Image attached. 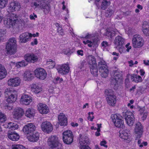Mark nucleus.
Segmentation results:
<instances>
[{
  "label": "nucleus",
  "mask_w": 149,
  "mask_h": 149,
  "mask_svg": "<svg viewBox=\"0 0 149 149\" xmlns=\"http://www.w3.org/2000/svg\"><path fill=\"white\" fill-rule=\"evenodd\" d=\"M113 76L111 78V82L115 86L117 87L123 82L122 72L118 70H113Z\"/></svg>",
  "instance_id": "1"
},
{
  "label": "nucleus",
  "mask_w": 149,
  "mask_h": 149,
  "mask_svg": "<svg viewBox=\"0 0 149 149\" xmlns=\"http://www.w3.org/2000/svg\"><path fill=\"white\" fill-rule=\"evenodd\" d=\"M4 93L7 102L11 103L16 101L17 95L15 90L12 88H6L5 89Z\"/></svg>",
  "instance_id": "2"
},
{
  "label": "nucleus",
  "mask_w": 149,
  "mask_h": 149,
  "mask_svg": "<svg viewBox=\"0 0 149 149\" xmlns=\"http://www.w3.org/2000/svg\"><path fill=\"white\" fill-rule=\"evenodd\" d=\"M16 40L15 38L10 39L6 43V48L7 54L10 55L14 54L17 51Z\"/></svg>",
  "instance_id": "3"
},
{
  "label": "nucleus",
  "mask_w": 149,
  "mask_h": 149,
  "mask_svg": "<svg viewBox=\"0 0 149 149\" xmlns=\"http://www.w3.org/2000/svg\"><path fill=\"white\" fill-rule=\"evenodd\" d=\"M88 63L91 74L94 76H97L98 70L95 57L92 55L89 56Z\"/></svg>",
  "instance_id": "4"
},
{
  "label": "nucleus",
  "mask_w": 149,
  "mask_h": 149,
  "mask_svg": "<svg viewBox=\"0 0 149 149\" xmlns=\"http://www.w3.org/2000/svg\"><path fill=\"white\" fill-rule=\"evenodd\" d=\"M111 117L116 127L122 128L124 127L123 118L120 115L118 114H112Z\"/></svg>",
  "instance_id": "5"
},
{
  "label": "nucleus",
  "mask_w": 149,
  "mask_h": 149,
  "mask_svg": "<svg viewBox=\"0 0 149 149\" xmlns=\"http://www.w3.org/2000/svg\"><path fill=\"white\" fill-rule=\"evenodd\" d=\"M63 139L65 143L70 144L72 143L73 141V136L70 130L65 131L63 132Z\"/></svg>",
  "instance_id": "6"
},
{
  "label": "nucleus",
  "mask_w": 149,
  "mask_h": 149,
  "mask_svg": "<svg viewBox=\"0 0 149 149\" xmlns=\"http://www.w3.org/2000/svg\"><path fill=\"white\" fill-rule=\"evenodd\" d=\"M132 43L134 48H140L142 47L144 44V40L141 36L134 35L132 39Z\"/></svg>",
  "instance_id": "7"
},
{
  "label": "nucleus",
  "mask_w": 149,
  "mask_h": 149,
  "mask_svg": "<svg viewBox=\"0 0 149 149\" xmlns=\"http://www.w3.org/2000/svg\"><path fill=\"white\" fill-rule=\"evenodd\" d=\"M19 18L16 14L12 13L10 15V18L7 19L4 21V24L7 27L10 28L11 26L14 25L16 22L19 21V18Z\"/></svg>",
  "instance_id": "8"
},
{
  "label": "nucleus",
  "mask_w": 149,
  "mask_h": 149,
  "mask_svg": "<svg viewBox=\"0 0 149 149\" xmlns=\"http://www.w3.org/2000/svg\"><path fill=\"white\" fill-rule=\"evenodd\" d=\"M24 58L27 62L34 63L38 60L37 55L33 53H26L24 56Z\"/></svg>",
  "instance_id": "9"
},
{
  "label": "nucleus",
  "mask_w": 149,
  "mask_h": 149,
  "mask_svg": "<svg viewBox=\"0 0 149 149\" xmlns=\"http://www.w3.org/2000/svg\"><path fill=\"white\" fill-rule=\"evenodd\" d=\"M47 144L50 147H59L61 144L58 141V137L56 136H51L47 140Z\"/></svg>",
  "instance_id": "10"
},
{
  "label": "nucleus",
  "mask_w": 149,
  "mask_h": 149,
  "mask_svg": "<svg viewBox=\"0 0 149 149\" xmlns=\"http://www.w3.org/2000/svg\"><path fill=\"white\" fill-rule=\"evenodd\" d=\"M35 76L38 78L44 80L46 78L47 74L45 70L42 68L36 69L34 71Z\"/></svg>",
  "instance_id": "11"
},
{
  "label": "nucleus",
  "mask_w": 149,
  "mask_h": 149,
  "mask_svg": "<svg viewBox=\"0 0 149 149\" xmlns=\"http://www.w3.org/2000/svg\"><path fill=\"white\" fill-rule=\"evenodd\" d=\"M32 37V34L26 32L22 33L19 36V42L20 43H24L30 40Z\"/></svg>",
  "instance_id": "12"
},
{
  "label": "nucleus",
  "mask_w": 149,
  "mask_h": 149,
  "mask_svg": "<svg viewBox=\"0 0 149 149\" xmlns=\"http://www.w3.org/2000/svg\"><path fill=\"white\" fill-rule=\"evenodd\" d=\"M41 128L44 132L49 133L53 130V127L50 122L46 121L42 123L41 125Z\"/></svg>",
  "instance_id": "13"
},
{
  "label": "nucleus",
  "mask_w": 149,
  "mask_h": 149,
  "mask_svg": "<svg viewBox=\"0 0 149 149\" xmlns=\"http://www.w3.org/2000/svg\"><path fill=\"white\" fill-rule=\"evenodd\" d=\"M125 119L127 123L130 126L133 125L134 121V115L132 112L127 111L125 113Z\"/></svg>",
  "instance_id": "14"
},
{
  "label": "nucleus",
  "mask_w": 149,
  "mask_h": 149,
  "mask_svg": "<svg viewBox=\"0 0 149 149\" xmlns=\"http://www.w3.org/2000/svg\"><path fill=\"white\" fill-rule=\"evenodd\" d=\"M36 130V127L32 123H28L23 128V131L25 134H30Z\"/></svg>",
  "instance_id": "15"
},
{
  "label": "nucleus",
  "mask_w": 149,
  "mask_h": 149,
  "mask_svg": "<svg viewBox=\"0 0 149 149\" xmlns=\"http://www.w3.org/2000/svg\"><path fill=\"white\" fill-rule=\"evenodd\" d=\"M101 0L95 1L96 5L98 8H100L102 10H105L110 5V2L107 1L106 0H103L102 1H100Z\"/></svg>",
  "instance_id": "16"
},
{
  "label": "nucleus",
  "mask_w": 149,
  "mask_h": 149,
  "mask_svg": "<svg viewBox=\"0 0 149 149\" xmlns=\"http://www.w3.org/2000/svg\"><path fill=\"white\" fill-rule=\"evenodd\" d=\"M134 131L135 135L137 138H140L141 137L143 132V128L141 123L138 122L136 124Z\"/></svg>",
  "instance_id": "17"
},
{
  "label": "nucleus",
  "mask_w": 149,
  "mask_h": 149,
  "mask_svg": "<svg viewBox=\"0 0 149 149\" xmlns=\"http://www.w3.org/2000/svg\"><path fill=\"white\" fill-rule=\"evenodd\" d=\"M70 68L68 64H63L62 65L60 68L57 69L59 73L62 74H67L70 71Z\"/></svg>",
  "instance_id": "18"
},
{
  "label": "nucleus",
  "mask_w": 149,
  "mask_h": 149,
  "mask_svg": "<svg viewBox=\"0 0 149 149\" xmlns=\"http://www.w3.org/2000/svg\"><path fill=\"white\" fill-rule=\"evenodd\" d=\"M24 113L23 109L21 108L17 107L14 109L13 114V117L16 119L20 118Z\"/></svg>",
  "instance_id": "19"
},
{
  "label": "nucleus",
  "mask_w": 149,
  "mask_h": 149,
  "mask_svg": "<svg viewBox=\"0 0 149 149\" xmlns=\"http://www.w3.org/2000/svg\"><path fill=\"white\" fill-rule=\"evenodd\" d=\"M59 121L58 123H56V126H58L60 124L61 126L66 125L67 124V119L65 115L63 113H60L58 116Z\"/></svg>",
  "instance_id": "20"
},
{
  "label": "nucleus",
  "mask_w": 149,
  "mask_h": 149,
  "mask_svg": "<svg viewBox=\"0 0 149 149\" xmlns=\"http://www.w3.org/2000/svg\"><path fill=\"white\" fill-rule=\"evenodd\" d=\"M38 107V110L42 114H47L49 111L48 107L45 104L39 103Z\"/></svg>",
  "instance_id": "21"
},
{
  "label": "nucleus",
  "mask_w": 149,
  "mask_h": 149,
  "mask_svg": "<svg viewBox=\"0 0 149 149\" xmlns=\"http://www.w3.org/2000/svg\"><path fill=\"white\" fill-rule=\"evenodd\" d=\"M21 8L20 3L17 2H11L9 6V9L12 12L18 11Z\"/></svg>",
  "instance_id": "22"
},
{
  "label": "nucleus",
  "mask_w": 149,
  "mask_h": 149,
  "mask_svg": "<svg viewBox=\"0 0 149 149\" xmlns=\"http://www.w3.org/2000/svg\"><path fill=\"white\" fill-rule=\"evenodd\" d=\"M20 82V79L17 77L15 78H11L8 81V85L12 87L18 86Z\"/></svg>",
  "instance_id": "23"
},
{
  "label": "nucleus",
  "mask_w": 149,
  "mask_h": 149,
  "mask_svg": "<svg viewBox=\"0 0 149 149\" xmlns=\"http://www.w3.org/2000/svg\"><path fill=\"white\" fill-rule=\"evenodd\" d=\"M8 138L13 141H16L18 140L19 138V134L15 132L8 131Z\"/></svg>",
  "instance_id": "24"
},
{
  "label": "nucleus",
  "mask_w": 149,
  "mask_h": 149,
  "mask_svg": "<svg viewBox=\"0 0 149 149\" xmlns=\"http://www.w3.org/2000/svg\"><path fill=\"white\" fill-rule=\"evenodd\" d=\"M20 100L23 104L28 105L32 101V99L30 96L24 94L22 96Z\"/></svg>",
  "instance_id": "25"
},
{
  "label": "nucleus",
  "mask_w": 149,
  "mask_h": 149,
  "mask_svg": "<svg viewBox=\"0 0 149 149\" xmlns=\"http://www.w3.org/2000/svg\"><path fill=\"white\" fill-rule=\"evenodd\" d=\"M79 137V143L81 145V147H82V146H86V145L89 144V142L87 136L85 135L80 134Z\"/></svg>",
  "instance_id": "26"
},
{
  "label": "nucleus",
  "mask_w": 149,
  "mask_h": 149,
  "mask_svg": "<svg viewBox=\"0 0 149 149\" xmlns=\"http://www.w3.org/2000/svg\"><path fill=\"white\" fill-rule=\"evenodd\" d=\"M31 134H29L27 136L28 138L30 141L36 142L38 140L39 137L38 133L37 132L35 134L32 133Z\"/></svg>",
  "instance_id": "27"
},
{
  "label": "nucleus",
  "mask_w": 149,
  "mask_h": 149,
  "mask_svg": "<svg viewBox=\"0 0 149 149\" xmlns=\"http://www.w3.org/2000/svg\"><path fill=\"white\" fill-rule=\"evenodd\" d=\"M125 39L121 36H116L114 40V43L117 46H122L124 44Z\"/></svg>",
  "instance_id": "28"
},
{
  "label": "nucleus",
  "mask_w": 149,
  "mask_h": 149,
  "mask_svg": "<svg viewBox=\"0 0 149 149\" xmlns=\"http://www.w3.org/2000/svg\"><path fill=\"white\" fill-rule=\"evenodd\" d=\"M98 67L99 72H102L103 71L108 69V67L105 64V62L104 61H101L98 63Z\"/></svg>",
  "instance_id": "29"
},
{
  "label": "nucleus",
  "mask_w": 149,
  "mask_h": 149,
  "mask_svg": "<svg viewBox=\"0 0 149 149\" xmlns=\"http://www.w3.org/2000/svg\"><path fill=\"white\" fill-rule=\"evenodd\" d=\"M7 74V72L4 66L0 64V79L4 78Z\"/></svg>",
  "instance_id": "30"
},
{
  "label": "nucleus",
  "mask_w": 149,
  "mask_h": 149,
  "mask_svg": "<svg viewBox=\"0 0 149 149\" xmlns=\"http://www.w3.org/2000/svg\"><path fill=\"white\" fill-rule=\"evenodd\" d=\"M31 88L32 91L36 93H38L41 91V88L40 85L38 84H33L31 86Z\"/></svg>",
  "instance_id": "31"
},
{
  "label": "nucleus",
  "mask_w": 149,
  "mask_h": 149,
  "mask_svg": "<svg viewBox=\"0 0 149 149\" xmlns=\"http://www.w3.org/2000/svg\"><path fill=\"white\" fill-rule=\"evenodd\" d=\"M35 113V110L32 108H28L26 111L25 114L28 118H31L34 116Z\"/></svg>",
  "instance_id": "32"
},
{
  "label": "nucleus",
  "mask_w": 149,
  "mask_h": 149,
  "mask_svg": "<svg viewBox=\"0 0 149 149\" xmlns=\"http://www.w3.org/2000/svg\"><path fill=\"white\" fill-rule=\"evenodd\" d=\"M106 99L109 105L112 106L115 105L116 102V96H113L111 97H107Z\"/></svg>",
  "instance_id": "33"
},
{
  "label": "nucleus",
  "mask_w": 149,
  "mask_h": 149,
  "mask_svg": "<svg viewBox=\"0 0 149 149\" xmlns=\"http://www.w3.org/2000/svg\"><path fill=\"white\" fill-rule=\"evenodd\" d=\"M114 12V10L113 7L109 8L105 13V15L107 17H110L113 15Z\"/></svg>",
  "instance_id": "34"
},
{
  "label": "nucleus",
  "mask_w": 149,
  "mask_h": 149,
  "mask_svg": "<svg viewBox=\"0 0 149 149\" xmlns=\"http://www.w3.org/2000/svg\"><path fill=\"white\" fill-rule=\"evenodd\" d=\"M131 78L132 79V81L137 83L142 81V79L141 77L136 74H133L132 76H131Z\"/></svg>",
  "instance_id": "35"
},
{
  "label": "nucleus",
  "mask_w": 149,
  "mask_h": 149,
  "mask_svg": "<svg viewBox=\"0 0 149 149\" xmlns=\"http://www.w3.org/2000/svg\"><path fill=\"white\" fill-rule=\"evenodd\" d=\"M116 33L113 31L109 30H107V31L105 33V35L107 38H112L113 37L115 36Z\"/></svg>",
  "instance_id": "36"
},
{
  "label": "nucleus",
  "mask_w": 149,
  "mask_h": 149,
  "mask_svg": "<svg viewBox=\"0 0 149 149\" xmlns=\"http://www.w3.org/2000/svg\"><path fill=\"white\" fill-rule=\"evenodd\" d=\"M127 130H123L122 131V133H120V137L124 139H127L130 136L129 134L127 132Z\"/></svg>",
  "instance_id": "37"
},
{
  "label": "nucleus",
  "mask_w": 149,
  "mask_h": 149,
  "mask_svg": "<svg viewBox=\"0 0 149 149\" xmlns=\"http://www.w3.org/2000/svg\"><path fill=\"white\" fill-rule=\"evenodd\" d=\"M33 74L30 71H27L24 73V78L26 80L29 81L31 80Z\"/></svg>",
  "instance_id": "38"
},
{
  "label": "nucleus",
  "mask_w": 149,
  "mask_h": 149,
  "mask_svg": "<svg viewBox=\"0 0 149 149\" xmlns=\"http://www.w3.org/2000/svg\"><path fill=\"white\" fill-rule=\"evenodd\" d=\"M18 127V125L16 123L12 122H10L8 123L7 125V128L9 129L15 130L17 129Z\"/></svg>",
  "instance_id": "39"
},
{
  "label": "nucleus",
  "mask_w": 149,
  "mask_h": 149,
  "mask_svg": "<svg viewBox=\"0 0 149 149\" xmlns=\"http://www.w3.org/2000/svg\"><path fill=\"white\" fill-rule=\"evenodd\" d=\"M105 94L107 96V97H109L115 96L114 95V92L111 89L106 90L105 91Z\"/></svg>",
  "instance_id": "40"
},
{
  "label": "nucleus",
  "mask_w": 149,
  "mask_h": 149,
  "mask_svg": "<svg viewBox=\"0 0 149 149\" xmlns=\"http://www.w3.org/2000/svg\"><path fill=\"white\" fill-rule=\"evenodd\" d=\"M27 62L24 60H22L20 62L17 63H16V66L18 68L20 67L25 66L28 64Z\"/></svg>",
  "instance_id": "41"
},
{
  "label": "nucleus",
  "mask_w": 149,
  "mask_h": 149,
  "mask_svg": "<svg viewBox=\"0 0 149 149\" xmlns=\"http://www.w3.org/2000/svg\"><path fill=\"white\" fill-rule=\"evenodd\" d=\"M116 13L117 15L115 19H121L123 17L124 13L121 11H118L116 12Z\"/></svg>",
  "instance_id": "42"
},
{
  "label": "nucleus",
  "mask_w": 149,
  "mask_h": 149,
  "mask_svg": "<svg viewBox=\"0 0 149 149\" xmlns=\"http://www.w3.org/2000/svg\"><path fill=\"white\" fill-rule=\"evenodd\" d=\"M6 120V118L5 114L0 111V123H3Z\"/></svg>",
  "instance_id": "43"
},
{
  "label": "nucleus",
  "mask_w": 149,
  "mask_h": 149,
  "mask_svg": "<svg viewBox=\"0 0 149 149\" xmlns=\"http://www.w3.org/2000/svg\"><path fill=\"white\" fill-rule=\"evenodd\" d=\"M101 73V76L104 78H106L108 76L109 74V70L108 69H106L104 70L102 72H100Z\"/></svg>",
  "instance_id": "44"
},
{
  "label": "nucleus",
  "mask_w": 149,
  "mask_h": 149,
  "mask_svg": "<svg viewBox=\"0 0 149 149\" xmlns=\"http://www.w3.org/2000/svg\"><path fill=\"white\" fill-rule=\"evenodd\" d=\"M8 0H0V8H3L7 4Z\"/></svg>",
  "instance_id": "45"
},
{
  "label": "nucleus",
  "mask_w": 149,
  "mask_h": 149,
  "mask_svg": "<svg viewBox=\"0 0 149 149\" xmlns=\"http://www.w3.org/2000/svg\"><path fill=\"white\" fill-rule=\"evenodd\" d=\"M142 31L145 36H149V28H142Z\"/></svg>",
  "instance_id": "46"
},
{
  "label": "nucleus",
  "mask_w": 149,
  "mask_h": 149,
  "mask_svg": "<svg viewBox=\"0 0 149 149\" xmlns=\"http://www.w3.org/2000/svg\"><path fill=\"white\" fill-rule=\"evenodd\" d=\"M86 64V63L85 60H83L82 61H80V65L79 66V68L80 69H82Z\"/></svg>",
  "instance_id": "47"
},
{
  "label": "nucleus",
  "mask_w": 149,
  "mask_h": 149,
  "mask_svg": "<svg viewBox=\"0 0 149 149\" xmlns=\"http://www.w3.org/2000/svg\"><path fill=\"white\" fill-rule=\"evenodd\" d=\"M5 109L6 110H10L13 109V107L10 104H6L4 106Z\"/></svg>",
  "instance_id": "48"
},
{
  "label": "nucleus",
  "mask_w": 149,
  "mask_h": 149,
  "mask_svg": "<svg viewBox=\"0 0 149 149\" xmlns=\"http://www.w3.org/2000/svg\"><path fill=\"white\" fill-rule=\"evenodd\" d=\"M147 27L149 28V23L146 21H144L142 24V28H145Z\"/></svg>",
  "instance_id": "49"
},
{
  "label": "nucleus",
  "mask_w": 149,
  "mask_h": 149,
  "mask_svg": "<svg viewBox=\"0 0 149 149\" xmlns=\"http://www.w3.org/2000/svg\"><path fill=\"white\" fill-rule=\"evenodd\" d=\"M137 109L140 111V113H142L144 112L145 110V107H140L139 106H137Z\"/></svg>",
  "instance_id": "50"
},
{
  "label": "nucleus",
  "mask_w": 149,
  "mask_h": 149,
  "mask_svg": "<svg viewBox=\"0 0 149 149\" xmlns=\"http://www.w3.org/2000/svg\"><path fill=\"white\" fill-rule=\"evenodd\" d=\"M57 32L59 33L60 35L62 36L63 34V30L61 27H59L57 29Z\"/></svg>",
  "instance_id": "51"
},
{
  "label": "nucleus",
  "mask_w": 149,
  "mask_h": 149,
  "mask_svg": "<svg viewBox=\"0 0 149 149\" xmlns=\"http://www.w3.org/2000/svg\"><path fill=\"white\" fill-rule=\"evenodd\" d=\"M102 46L104 47H105L108 46V44L107 42L103 41L101 44Z\"/></svg>",
  "instance_id": "52"
},
{
  "label": "nucleus",
  "mask_w": 149,
  "mask_h": 149,
  "mask_svg": "<svg viewBox=\"0 0 149 149\" xmlns=\"http://www.w3.org/2000/svg\"><path fill=\"white\" fill-rule=\"evenodd\" d=\"M107 144V142L105 141H103L101 142L100 143V145L101 146H103L105 147L106 148H107L108 146L107 145H105V144Z\"/></svg>",
  "instance_id": "53"
},
{
  "label": "nucleus",
  "mask_w": 149,
  "mask_h": 149,
  "mask_svg": "<svg viewBox=\"0 0 149 149\" xmlns=\"http://www.w3.org/2000/svg\"><path fill=\"white\" fill-rule=\"evenodd\" d=\"M50 5H46L44 8H43V9H44V10H46L48 12H49V11H50Z\"/></svg>",
  "instance_id": "54"
},
{
  "label": "nucleus",
  "mask_w": 149,
  "mask_h": 149,
  "mask_svg": "<svg viewBox=\"0 0 149 149\" xmlns=\"http://www.w3.org/2000/svg\"><path fill=\"white\" fill-rule=\"evenodd\" d=\"M47 5L45 2H43L41 3L40 4V7L41 9H43Z\"/></svg>",
  "instance_id": "55"
},
{
  "label": "nucleus",
  "mask_w": 149,
  "mask_h": 149,
  "mask_svg": "<svg viewBox=\"0 0 149 149\" xmlns=\"http://www.w3.org/2000/svg\"><path fill=\"white\" fill-rule=\"evenodd\" d=\"M18 149H27L22 145H17Z\"/></svg>",
  "instance_id": "56"
},
{
  "label": "nucleus",
  "mask_w": 149,
  "mask_h": 149,
  "mask_svg": "<svg viewBox=\"0 0 149 149\" xmlns=\"http://www.w3.org/2000/svg\"><path fill=\"white\" fill-rule=\"evenodd\" d=\"M48 62H49L51 63H49V64H52V67H54L56 63L55 61L52 60L51 59H49V61H48Z\"/></svg>",
  "instance_id": "57"
},
{
  "label": "nucleus",
  "mask_w": 149,
  "mask_h": 149,
  "mask_svg": "<svg viewBox=\"0 0 149 149\" xmlns=\"http://www.w3.org/2000/svg\"><path fill=\"white\" fill-rule=\"evenodd\" d=\"M77 52L79 55H80L81 56L83 55V51L82 50H78L77 51Z\"/></svg>",
  "instance_id": "58"
},
{
  "label": "nucleus",
  "mask_w": 149,
  "mask_h": 149,
  "mask_svg": "<svg viewBox=\"0 0 149 149\" xmlns=\"http://www.w3.org/2000/svg\"><path fill=\"white\" fill-rule=\"evenodd\" d=\"M38 44V41L36 39H34L33 42L31 43V45H36Z\"/></svg>",
  "instance_id": "59"
},
{
  "label": "nucleus",
  "mask_w": 149,
  "mask_h": 149,
  "mask_svg": "<svg viewBox=\"0 0 149 149\" xmlns=\"http://www.w3.org/2000/svg\"><path fill=\"white\" fill-rule=\"evenodd\" d=\"M130 45V43H128L126 45V47L127 48L126 50L128 52H129V50L131 49V46H130L129 47V46Z\"/></svg>",
  "instance_id": "60"
},
{
  "label": "nucleus",
  "mask_w": 149,
  "mask_h": 149,
  "mask_svg": "<svg viewBox=\"0 0 149 149\" xmlns=\"http://www.w3.org/2000/svg\"><path fill=\"white\" fill-rule=\"evenodd\" d=\"M80 149H91V148L88 146H84L80 147Z\"/></svg>",
  "instance_id": "61"
},
{
  "label": "nucleus",
  "mask_w": 149,
  "mask_h": 149,
  "mask_svg": "<svg viewBox=\"0 0 149 149\" xmlns=\"http://www.w3.org/2000/svg\"><path fill=\"white\" fill-rule=\"evenodd\" d=\"M59 79V77H57L56 78L54 79L53 80V82L55 84H56L58 83Z\"/></svg>",
  "instance_id": "62"
},
{
  "label": "nucleus",
  "mask_w": 149,
  "mask_h": 149,
  "mask_svg": "<svg viewBox=\"0 0 149 149\" xmlns=\"http://www.w3.org/2000/svg\"><path fill=\"white\" fill-rule=\"evenodd\" d=\"M147 116V113L146 112L144 113L143 114V115L142 117V118L143 120H144L146 119Z\"/></svg>",
  "instance_id": "63"
},
{
  "label": "nucleus",
  "mask_w": 149,
  "mask_h": 149,
  "mask_svg": "<svg viewBox=\"0 0 149 149\" xmlns=\"http://www.w3.org/2000/svg\"><path fill=\"white\" fill-rule=\"evenodd\" d=\"M128 63L129 64V66L130 67L132 66L134 64L133 63V61L132 60H131L130 61H128Z\"/></svg>",
  "instance_id": "64"
}]
</instances>
